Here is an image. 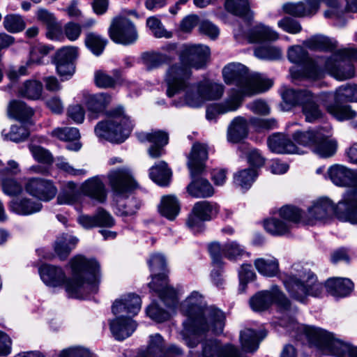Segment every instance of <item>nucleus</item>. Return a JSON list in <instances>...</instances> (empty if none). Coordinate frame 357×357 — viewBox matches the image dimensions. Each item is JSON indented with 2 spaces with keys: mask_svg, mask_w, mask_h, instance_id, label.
<instances>
[{
  "mask_svg": "<svg viewBox=\"0 0 357 357\" xmlns=\"http://www.w3.org/2000/svg\"><path fill=\"white\" fill-rule=\"evenodd\" d=\"M72 278L67 279L63 269L50 264H43L38 273L43 282L50 287L66 284V290L71 298L85 299L98 291L100 269L95 259L77 256L71 259Z\"/></svg>",
  "mask_w": 357,
  "mask_h": 357,
  "instance_id": "nucleus-1",
  "label": "nucleus"
},
{
  "mask_svg": "<svg viewBox=\"0 0 357 357\" xmlns=\"http://www.w3.org/2000/svg\"><path fill=\"white\" fill-rule=\"evenodd\" d=\"M210 49L203 45H184L178 54V63L170 64L166 70L164 81L169 95L188 86L192 76L191 68H204L210 58Z\"/></svg>",
  "mask_w": 357,
  "mask_h": 357,
  "instance_id": "nucleus-2",
  "label": "nucleus"
},
{
  "mask_svg": "<svg viewBox=\"0 0 357 357\" xmlns=\"http://www.w3.org/2000/svg\"><path fill=\"white\" fill-rule=\"evenodd\" d=\"M222 76L227 84H234L238 89L230 91L229 96L237 93L240 104L246 96H252L268 90L273 82L259 73H250L248 68L240 63H231L222 69Z\"/></svg>",
  "mask_w": 357,
  "mask_h": 357,
  "instance_id": "nucleus-3",
  "label": "nucleus"
},
{
  "mask_svg": "<svg viewBox=\"0 0 357 357\" xmlns=\"http://www.w3.org/2000/svg\"><path fill=\"white\" fill-rule=\"evenodd\" d=\"M225 316L219 309L214 307H204L189 322H183V329L181 335L185 344L190 348L196 347L200 336L211 331L215 335L223 332Z\"/></svg>",
  "mask_w": 357,
  "mask_h": 357,
  "instance_id": "nucleus-4",
  "label": "nucleus"
},
{
  "mask_svg": "<svg viewBox=\"0 0 357 357\" xmlns=\"http://www.w3.org/2000/svg\"><path fill=\"white\" fill-rule=\"evenodd\" d=\"M328 174L332 182L339 186H351L339 201L337 212L344 222L357 225V173L339 165L330 167Z\"/></svg>",
  "mask_w": 357,
  "mask_h": 357,
  "instance_id": "nucleus-5",
  "label": "nucleus"
},
{
  "mask_svg": "<svg viewBox=\"0 0 357 357\" xmlns=\"http://www.w3.org/2000/svg\"><path fill=\"white\" fill-rule=\"evenodd\" d=\"M208 149L204 144L196 142L192 145L187 162L191 182L186 189L188 194L196 198H207L214 195V188L207 178L203 177L205 162L208 159Z\"/></svg>",
  "mask_w": 357,
  "mask_h": 357,
  "instance_id": "nucleus-6",
  "label": "nucleus"
},
{
  "mask_svg": "<svg viewBox=\"0 0 357 357\" xmlns=\"http://www.w3.org/2000/svg\"><path fill=\"white\" fill-rule=\"evenodd\" d=\"M282 281L289 296L301 303H304L309 296H319L323 291V285L314 273L300 264H293L290 274Z\"/></svg>",
  "mask_w": 357,
  "mask_h": 357,
  "instance_id": "nucleus-7",
  "label": "nucleus"
},
{
  "mask_svg": "<svg viewBox=\"0 0 357 357\" xmlns=\"http://www.w3.org/2000/svg\"><path fill=\"white\" fill-rule=\"evenodd\" d=\"M275 304L280 312L283 314L282 322L287 319V323H282L288 330L294 329L297 323L295 314L298 312L296 306H293L287 296L280 290L278 286L273 285L269 290L257 292L250 299V305L254 311L261 312L268 309Z\"/></svg>",
  "mask_w": 357,
  "mask_h": 357,
  "instance_id": "nucleus-8",
  "label": "nucleus"
},
{
  "mask_svg": "<svg viewBox=\"0 0 357 357\" xmlns=\"http://www.w3.org/2000/svg\"><path fill=\"white\" fill-rule=\"evenodd\" d=\"M107 119L97 123L94 132L100 139L120 144L130 135L134 124L130 117L124 112L121 106L113 108L107 112Z\"/></svg>",
  "mask_w": 357,
  "mask_h": 357,
  "instance_id": "nucleus-9",
  "label": "nucleus"
},
{
  "mask_svg": "<svg viewBox=\"0 0 357 357\" xmlns=\"http://www.w3.org/2000/svg\"><path fill=\"white\" fill-rule=\"evenodd\" d=\"M147 263L151 271L152 281L149 283L151 289L155 291L164 304L169 308H174L178 303L176 290L169 285L165 257L160 253H153Z\"/></svg>",
  "mask_w": 357,
  "mask_h": 357,
  "instance_id": "nucleus-10",
  "label": "nucleus"
},
{
  "mask_svg": "<svg viewBox=\"0 0 357 357\" xmlns=\"http://www.w3.org/2000/svg\"><path fill=\"white\" fill-rule=\"evenodd\" d=\"M303 331L309 342L326 354L335 357H357V347L335 339L333 334L312 326H304Z\"/></svg>",
  "mask_w": 357,
  "mask_h": 357,
  "instance_id": "nucleus-11",
  "label": "nucleus"
},
{
  "mask_svg": "<svg viewBox=\"0 0 357 357\" xmlns=\"http://www.w3.org/2000/svg\"><path fill=\"white\" fill-rule=\"evenodd\" d=\"M287 57L290 62L298 65L289 69L294 83L303 79L317 80L323 77V58H310L307 51L300 45L291 47L288 50Z\"/></svg>",
  "mask_w": 357,
  "mask_h": 357,
  "instance_id": "nucleus-12",
  "label": "nucleus"
},
{
  "mask_svg": "<svg viewBox=\"0 0 357 357\" xmlns=\"http://www.w3.org/2000/svg\"><path fill=\"white\" fill-rule=\"evenodd\" d=\"M333 97V93L330 92H323L317 95L311 92L301 105L302 114L304 115L305 121L309 123H314L323 118L324 112L319 103L322 104L328 112L339 121H344L345 119L351 117V114H354L347 107H338L337 105H333L330 100Z\"/></svg>",
  "mask_w": 357,
  "mask_h": 357,
  "instance_id": "nucleus-13",
  "label": "nucleus"
},
{
  "mask_svg": "<svg viewBox=\"0 0 357 357\" xmlns=\"http://www.w3.org/2000/svg\"><path fill=\"white\" fill-rule=\"evenodd\" d=\"M329 126L318 127L307 131H296L293 134L294 140L299 145L310 146L321 158L333 156L337 150V142L331 139Z\"/></svg>",
  "mask_w": 357,
  "mask_h": 357,
  "instance_id": "nucleus-14",
  "label": "nucleus"
},
{
  "mask_svg": "<svg viewBox=\"0 0 357 357\" xmlns=\"http://www.w3.org/2000/svg\"><path fill=\"white\" fill-rule=\"evenodd\" d=\"M219 212V206L215 202L199 201L195 204L186 220L190 230L197 234L205 229V221L215 218Z\"/></svg>",
  "mask_w": 357,
  "mask_h": 357,
  "instance_id": "nucleus-15",
  "label": "nucleus"
},
{
  "mask_svg": "<svg viewBox=\"0 0 357 357\" xmlns=\"http://www.w3.org/2000/svg\"><path fill=\"white\" fill-rule=\"evenodd\" d=\"M108 32L114 42L124 45L134 43L138 38L135 26L129 19L124 17L114 18Z\"/></svg>",
  "mask_w": 357,
  "mask_h": 357,
  "instance_id": "nucleus-16",
  "label": "nucleus"
},
{
  "mask_svg": "<svg viewBox=\"0 0 357 357\" xmlns=\"http://www.w3.org/2000/svg\"><path fill=\"white\" fill-rule=\"evenodd\" d=\"M78 55L76 47H64L59 50L54 57V63L62 80L68 79L75 73V60Z\"/></svg>",
  "mask_w": 357,
  "mask_h": 357,
  "instance_id": "nucleus-17",
  "label": "nucleus"
},
{
  "mask_svg": "<svg viewBox=\"0 0 357 357\" xmlns=\"http://www.w3.org/2000/svg\"><path fill=\"white\" fill-rule=\"evenodd\" d=\"M199 343H201L202 350L198 357H248L234 345H222L220 342L215 338L200 340Z\"/></svg>",
  "mask_w": 357,
  "mask_h": 357,
  "instance_id": "nucleus-18",
  "label": "nucleus"
},
{
  "mask_svg": "<svg viewBox=\"0 0 357 357\" xmlns=\"http://www.w3.org/2000/svg\"><path fill=\"white\" fill-rule=\"evenodd\" d=\"M107 178L112 191L117 195L130 192L138 186L130 169L117 168L111 170Z\"/></svg>",
  "mask_w": 357,
  "mask_h": 357,
  "instance_id": "nucleus-19",
  "label": "nucleus"
},
{
  "mask_svg": "<svg viewBox=\"0 0 357 357\" xmlns=\"http://www.w3.org/2000/svg\"><path fill=\"white\" fill-rule=\"evenodd\" d=\"M183 355V351L176 345L165 348L162 337L156 333L150 336L146 350L139 352L137 357H181Z\"/></svg>",
  "mask_w": 357,
  "mask_h": 357,
  "instance_id": "nucleus-20",
  "label": "nucleus"
},
{
  "mask_svg": "<svg viewBox=\"0 0 357 357\" xmlns=\"http://www.w3.org/2000/svg\"><path fill=\"white\" fill-rule=\"evenodd\" d=\"M307 6L302 1L297 3H286L282 6L284 12L295 17H304L312 16L319 9L322 0H305ZM329 6L337 7L338 0H323Z\"/></svg>",
  "mask_w": 357,
  "mask_h": 357,
  "instance_id": "nucleus-21",
  "label": "nucleus"
},
{
  "mask_svg": "<svg viewBox=\"0 0 357 357\" xmlns=\"http://www.w3.org/2000/svg\"><path fill=\"white\" fill-rule=\"evenodd\" d=\"M25 189L30 195L43 202L53 199L58 192L52 181L38 177L29 179Z\"/></svg>",
  "mask_w": 357,
  "mask_h": 357,
  "instance_id": "nucleus-22",
  "label": "nucleus"
},
{
  "mask_svg": "<svg viewBox=\"0 0 357 357\" xmlns=\"http://www.w3.org/2000/svg\"><path fill=\"white\" fill-rule=\"evenodd\" d=\"M322 68L324 73L328 71L331 75L339 80H345L354 77L355 69L349 61H337L332 56L323 58Z\"/></svg>",
  "mask_w": 357,
  "mask_h": 357,
  "instance_id": "nucleus-23",
  "label": "nucleus"
},
{
  "mask_svg": "<svg viewBox=\"0 0 357 357\" xmlns=\"http://www.w3.org/2000/svg\"><path fill=\"white\" fill-rule=\"evenodd\" d=\"M138 139L140 142L148 141L152 144L148 152L150 157L156 158L164 153V146L168 144V134L162 130H155L150 133L142 132L138 134Z\"/></svg>",
  "mask_w": 357,
  "mask_h": 357,
  "instance_id": "nucleus-24",
  "label": "nucleus"
},
{
  "mask_svg": "<svg viewBox=\"0 0 357 357\" xmlns=\"http://www.w3.org/2000/svg\"><path fill=\"white\" fill-rule=\"evenodd\" d=\"M142 301L135 294H128L116 299L112 305V311L114 314L126 313V317H130L136 315L141 309Z\"/></svg>",
  "mask_w": 357,
  "mask_h": 357,
  "instance_id": "nucleus-25",
  "label": "nucleus"
},
{
  "mask_svg": "<svg viewBox=\"0 0 357 357\" xmlns=\"http://www.w3.org/2000/svg\"><path fill=\"white\" fill-rule=\"evenodd\" d=\"M137 328V324L130 317L120 314L109 321L112 335L117 340H123L130 336Z\"/></svg>",
  "mask_w": 357,
  "mask_h": 357,
  "instance_id": "nucleus-26",
  "label": "nucleus"
},
{
  "mask_svg": "<svg viewBox=\"0 0 357 357\" xmlns=\"http://www.w3.org/2000/svg\"><path fill=\"white\" fill-rule=\"evenodd\" d=\"M167 86L168 87L167 85ZM181 91H185V95L183 96V100L174 102V105L176 107L187 105L190 107H199L202 105L204 98L200 93L199 89H198V83L191 84L190 80H188V86L183 87V89L178 90V91L175 92L171 96L169 95L167 88V95L168 97L172 98L176 94L181 93Z\"/></svg>",
  "mask_w": 357,
  "mask_h": 357,
  "instance_id": "nucleus-27",
  "label": "nucleus"
},
{
  "mask_svg": "<svg viewBox=\"0 0 357 357\" xmlns=\"http://www.w3.org/2000/svg\"><path fill=\"white\" fill-rule=\"evenodd\" d=\"M333 98L330 99L333 105H337L338 107H347L351 112V117H348L344 120L351 119L356 116L357 113L356 111L351 109V106L347 105H342L344 102H357V85L347 84L345 86H340L335 93H333Z\"/></svg>",
  "mask_w": 357,
  "mask_h": 357,
  "instance_id": "nucleus-28",
  "label": "nucleus"
},
{
  "mask_svg": "<svg viewBox=\"0 0 357 357\" xmlns=\"http://www.w3.org/2000/svg\"><path fill=\"white\" fill-rule=\"evenodd\" d=\"M239 97L237 93H235L233 96H228L222 102L208 106L206 112L207 120L215 121L219 115L238 109L241 105Z\"/></svg>",
  "mask_w": 357,
  "mask_h": 357,
  "instance_id": "nucleus-29",
  "label": "nucleus"
},
{
  "mask_svg": "<svg viewBox=\"0 0 357 357\" xmlns=\"http://www.w3.org/2000/svg\"><path fill=\"white\" fill-rule=\"evenodd\" d=\"M269 149L275 153H296L298 148L291 139L284 134L275 132L267 139Z\"/></svg>",
  "mask_w": 357,
  "mask_h": 357,
  "instance_id": "nucleus-30",
  "label": "nucleus"
},
{
  "mask_svg": "<svg viewBox=\"0 0 357 357\" xmlns=\"http://www.w3.org/2000/svg\"><path fill=\"white\" fill-rule=\"evenodd\" d=\"M8 206L10 211L20 215H30L40 211L43 208L40 202L27 197L13 199L10 202Z\"/></svg>",
  "mask_w": 357,
  "mask_h": 357,
  "instance_id": "nucleus-31",
  "label": "nucleus"
},
{
  "mask_svg": "<svg viewBox=\"0 0 357 357\" xmlns=\"http://www.w3.org/2000/svg\"><path fill=\"white\" fill-rule=\"evenodd\" d=\"M327 291L335 297H346L349 296L354 289V283L348 278H331L325 283Z\"/></svg>",
  "mask_w": 357,
  "mask_h": 357,
  "instance_id": "nucleus-32",
  "label": "nucleus"
},
{
  "mask_svg": "<svg viewBox=\"0 0 357 357\" xmlns=\"http://www.w3.org/2000/svg\"><path fill=\"white\" fill-rule=\"evenodd\" d=\"M85 195L98 202L102 203L106 200L107 192L102 178L96 176L86 180L82 186Z\"/></svg>",
  "mask_w": 357,
  "mask_h": 357,
  "instance_id": "nucleus-33",
  "label": "nucleus"
},
{
  "mask_svg": "<svg viewBox=\"0 0 357 357\" xmlns=\"http://www.w3.org/2000/svg\"><path fill=\"white\" fill-rule=\"evenodd\" d=\"M337 204L335 206L329 199L320 198L308 208V213L312 218L317 220L327 218L332 215L333 213H335L337 218L341 220L337 214ZM343 221L344 220H343Z\"/></svg>",
  "mask_w": 357,
  "mask_h": 357,
  "instance_id": "nucleus-34",
  "label": "nucleus"
},
{
  "mask_svg": "<svg viewBox=\"0 0 357 357\" xmlns=\"http://www.w3.org/2000/svg\"><path fill=\"white\" fill-rule=\"evenodd\" d=\"M264 331H257L246 328L240 333V342L245 352H254L259 347V342L266 337Z\"/></svg>",
  "mask_w": 357,
  "mask_h": 357,
  "instance_id": "nucleus-35",
  "label": "nucleus"
},
{
  "mask_svg": "<svg viewBox=\"0 0 357 357\" xmlns=\"http://www.w3.org/2000/svg\"><path fill=\"white\" fill-rule=\"evenodd\" d=\"M248 134V123L242 116H237L231 122L227 130L228 141L238 143L247 137Z\"/></svg>",
  "mask_w": 357,
  "mask_h": 357,
  "instance_id": "nucleus-36",
  "label": "nucleus"
},
{
  "mask_svg": "<svg viewBox=\"0 0 357 357\" xmlns=\"http://www.w3.org/2000/svg\"><path fill=\"white\" fill-rule=\"evenodd\" d=\"M225 6L229 13L239 17L245 22L250 23L253 19V13L248 0H226Z\"/></svg>",
  "mask_w": 357,
  "mask_h": 357,
  "instance_id": "nucleus-37",
  "label": "nucleus"
},
{
  "mask_svg": "<svg viewBox=\"0 0 357 357\" xmlns=\"http://www.w3.org/2000/svg\"><path fill=\"white\" fill-rule=\"evenodd\" d=\"M111 100L112 97L105 93L90 96L86 100V105L91 113V118L96 119L98 114L103 113Z\"/></svg>",
  "mask_w": 357,
  "mask_h": 357,
  "instance_id": "nucleus-38",
  "label": "nucleus"
},
{
  "mask_svg": "<svg viewBox=\"0 0 357 357\" xmlns=\"http://www.w3.org/2000/svg\"><path fill=\"white\" fill-rule=\"evenodd\" d=\"M278 38V33L272 28L263 24H259L251 28L248 33L250 43L274 41Z\"/></svg>",
  "mask_w": 357,
  "mask_h": 357,
  "instance_id": "nucleus-39",
  "label": "nucleus"
},
{
  "mask_svg": "<svg viewBox=\"0 0 357 357\" xmlns=\"http://www.w3.org/2000/svg\"><path fill=\"white\" fill-rule=\"evenodd\" d=\"M149 176L155 183L161 186H167L171 180L172 171L168 167L167 162L160 161L150 168Z\"/></svg>",
  "mask_w": 357,
  "mask_h": 357,
  "instance_id": "nucleus-40",
  "label": "nucleus"
},
{
  "mask_svg": "<svg viewBox=\"0 0 357 357\" xmlns=\"http://www.w3.org/2000/svg\"><path fill=\"white\" fill-rule=\"evenodd\" d=\"M158 210L161 215L169 220H174L180 211V206L177 198L173 195L162 197Z\"/></svg>",
  "mask_w": 357,
  "mask_h": 357,
  "instance_id": "nucleus-41",
  "label": "nucleus"
},
{
  "mask_svg": "<svg viewBox=\"0 0 357 357\" xmlns=\"http://www.w3.org/2000/svg\"><path fill=\"white\" fill-rule=\"evenodd\" d=\"M78 239L74 236L63 234L55 241L54 250L61 260H65L75 248Z\"/></svg>",
  "mask_w": 357,
  "mask_h": 357,
  "instance_id": "nucleus-42",
  "label": "nucleus"
},
{
  "mask_svg": "<svg viewBox=\"0 0 357 357\" xmlns=\"http://www.w3.org/2000/svg\"><path fill=\"white\" fill-rule=\"evenodd\" d=\"M43 84L35 79L25 81L19 89V95L29 100H38L42 96Z\"/></svg>",
  "mask_w": 357,
  "mask_h": 357,
  "instance_id": "nucleus-43",
  "label": "nucleus"
},
{
  "mask_svg": "<svg viewBox=\"0 0 357 357\" xmlns=\"http://www.w3.org/2000/svg\"><path fill=\"white\" fill-rule=\"evenodd\" d=\"M304 45L312 50L333 51L337 47V41L323 36H317L306 40Z\"/></svg>",
  "mask_w": 357,
  "mask_h": 357,
  "instance_id": "nucleus-44",
  "label": "nucleus"
},
{
  "mask_svg": "<svg viewBox=\"0 0 357 357\" xmlns=\"http://www.w3.org/2000/svg\"><path fill=\"white\" fill-rule=\"evenodd\" d=\"M142 60L146 70L149 71L171 63V58L162 55L160 52H144L142 54Z\"/></svg>",
  "mask_w": 357,
  "mask_h": 357,
  "instance_id": "nucleus-45",
  "label": "nucleus"
},
{
  "mask_svg": "<svg viewBox=\"0 0 357 357\" xmlns=\"http://www.w3.org/2000/svg\"><path fill=\"white\" fill-rule=\"evenodd\" d=\"M183 307L185 308L188 314V319L184 322H189L190 319H192L204 308L202 307V295L198 291H192L185 299L183 304Z\"/></svg>",
  "mask_w": 357,
  "mask_h": 357,
  "instance_id": "nucleus-46",
  "label": "nucleus"
},
{
  "mask_svg": "<svg viewBox=\"0 0 357 357\" xmlns=\"http://www.w3.org/2000/svg\"><path fill=\"white\" fill-rule=\"evenodd\" d=\"M108 40L95 32L86 34L84 43L86 47L96 56L102 54Z\"/></svg>",
  "mask_w": 357,
  "mask_h": 357,
  "instance_id": "nucleus-47",
  "label": "nucleus"
},
{
  "mask_svg": "<svg viewBox=\"0 0 357 357\" xmlns=\"http://www.w3.org/2000/svg\"><path fill=\"white\" fill-rule=\"evenodd\" d=\"M257 176V169L253 168L244 169L234 174V183L242 189L248 190L251 187Z\"/></svg>",
  "mask_w": 357,
  "mask_h": 357,
  "instance_id": "nucleus-48",
  "label": "nucleus"
},
{
  "mask_svg": "<svg viewBox=\"0 0 357 357\" xmlns=\"http://www.w3.org/2000/svg\"><path fill=\"white\" fill-rule=\"evenodd\" d=\"M79 193L77 184L73 181L68 182L57 196V203L59 204H74L78 201Z\"/></svg>",
  "mask_w": 357,
  "mask_h": 357,
  "instance_id": "nucleus-49",
  "label": "nucleus"
},
{
  "mask_svg": "<svg viewBox=\"0 0 357 357\" xmlns=\"http://www.w3.org/2000/svg\"><path fill=\"white\" fill-rule=\"evenodd\" d=\"M255 266L259 273L268 277L275 276L279 271L278 261L275 258H259L255 261Z\"/></svg>",
  "mask_w": 357,
  "mask_h": 357,
  "instance_id": "nucleus-50",
  "label": "nucleus"
},
{
  "mask_svg": "<svg viewBox=\"0 0 357 357\" xmlns=\"http://www.w3.org/2000/svg\"><path fill=\"white\" fill-rule=\"evenodd\" d=\"M311 93L307 89H286L282 94L284 102L290 106H301L306 98Z\"/></svg>",
  "mask_w": 357,
  "mask_h": 357,
  "instance_id": "nucleus-51",
  "label": "nucleus"
},
{
  "mask_svg": "<svg viewBox=\"0 0 357 357\" xmlns=\"http://www.w3.org/2000/svg\"><path fill=\"white\" fill-rule=\"evenodd\" d=\"M198 89L204 100H216L220 98L224 92L222 84L212 82H199Z\"/></svg>",
  "mask_w": 357,
  "mask_h": 357,
  "instance_id": "nucleus-52",
  "label": "nucleus"
},
{
  "mask_svg": "<svg viewBox=\"0 0 357 357\" xmlns=\"http://www.w3.org/2000/svg\"><path fill=\"white\" fill-rule=\"evenodd\" d=\"M142 202L135 197H132L126 200L125 203H119L116 207V214L122 217L135 215L142 206Z\"/></svg>",
  "mask_w": 357,
  "mask_h": 357,
  "instance_id": "nucleus-53",
  "label": "nucleus"
},
{
  "mask_svg": "<svg viewBox=\"0 0 357 357\" xmlns=\"http://www.w3.org/2000/svg\"><path fill=\"white\" fill-rule=\"evenodd\" d=\"M264 227L266 231L273 236H283L289 232V226L283 220L271 218L264 220Z\"/></svg>",
  "mask_w": 357,
  "mask_h": 357,
  "instance_id": "nucleus-54",
  "label": "nucleus"
},
{
  "mask_svg": "<svg viewBox=\"0 0 357 357\" xmlns=\"http://www.w3.org/2000/svg\"><path fill=\"white\" fill-rule=\"evenodd\" d=\"M9 112L20 121H26L33 114V109L20 100H12L9 105Z\"/></svg>",
  "mask_w": 357,
  "mask_h": 357,
  "instance_id": "nucleus-55",
  "label": "nucleus"
},
{
  "mask_svg": "<svg viewBox=\"0 0 357 357\" xmlns=\"http://www.w3.org/2000/svg\"><path fill=\"white\" fill-rule=\"evenodd\" d=\"M3 26L10 33H18L25 29L26 24L22 16L9 14L3 19Z\"/></svg>",
  "mask_w": 357,
  "mask_h": 357,
  "instance_id": "nucleus-56",
  "label": "nucleus"
},
{
  "mask_svg": "<svg viewBox=\"0 0 357 357\" xmlns=\"http://www.w3.org/2000/svg\"><path fill=\"white\" fill-rule=\"evenodd\" d=\"M146 26L155 38H170L172 36L171 32L167 31L161 21L156 17H149L146 20Z\"/></svg>",
  "mask_w": 357,
  "mask_h": 357,
  "instance_id": "nucleus-57",
  "label": "nucleus"
},
{
  "mask_svg": "<svg viewBox=\"0 0 357 357\" xmlns=\"http://www.w3.org/2000/svg\"><path fill=\"white\" fill-rule=\"evenodd\" d=\"M222 250L224 257L231 261H236L246 254L245 248L236 241L225 243Z\"/></svg>",
  "mask_w": 357,
  "mask_h": 357,
  "instance_id": "nucleus-58",
  "label": "nucleus"
},
{
  "mask_svg": "<svg viewBox=\"0 0 357 357\" xmlns=\"http://www.w3.org/2000/svg\"><path fill=\"white\" fill-rule=\"evenodd\" d=\"M255 56L263 59L277 60L281 58L282 51L274 46H261L255 50Z\"/></svg>",
  "mask_w": 357,
  "mask_h": 357,
  "instance_id": "nucleus-59",
  "label": "nucleus"
},
{
  "mask_svg": "<svg viewBox=\"0 0 357 357\" xmlns=\"http://www.w3.org/2000/svg\"><path fill=\"white\" fill-rule=\"evenodd\" d=\"M1 186L3 193L10 197L17 196L23 190L21 183L14 178H4L1 181Z\"/></svg>",
  "mask_w": 357,
  "mask_h": 357,
  "instance_id": "nucleus-60",
  "label": "nucleus"
},
{
  "mask_svg": "<svg viewBox=\"0 0 357 357\" xmlns=\"http://www.w3.org/2000/svg\"><path fill=\"white\" fill-rule=\"evenodd\" d=\"M250 125L257 132H263L277 128V121L273 119H262L259 117H253L250 120Z\"/></svg>",
  "mask_w": 357,
  "mask_h": 357,
  "instance_id": "nucleus-61",
  "label": "nucleus"
},
{
  "mask_svg": "<svg viewBox=\"0 0 357 357\" xmlns=\"http://www.w3.org/2000/svg\"><path fill=\"white\" fill-rule=\"evenodd\" d=\"M29 150L36 160L38 162L50 165L53 162L51 153L40 146L29 145Z\"/></svg>",
  "mask_w": 357,
  "mask_h": 357,
  "instance_id": "nucleus-62",
  "label": "nucleus"
},
{
  "mask_svg": "<svg viewBox=\"0 0 357 357\" xmlns=\"http://www.w3.org/2000/svg\"><path fill=\"white\" fill-rule=\"evenodd\" d=\"M52 134L63 141H77L80 137L79 130L76 128H58L52 131Z\"/></svg>",
  "mask_w": 357,
  "mask_h": 357,
  "instance_id": "nucleus-63",
  "label": "nucleus"
},
{
  "mask_svg": "<svg viewBox=\"0 0 357 357\" xmlns=\"http://www.w3.org/2000/svg\"><path fill=\"white\" fill-rule=\"evenodd\" d=\"M146 314L153 321L161 323L169 319V313L153 303L146 310Z\"/></svg>",
  "mask_w": 357,
  "mask_h": 357,
  "instance_id": "nucleus-64",
  "label": "nucleus"
}]
</instances>
